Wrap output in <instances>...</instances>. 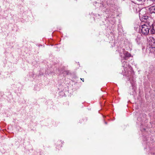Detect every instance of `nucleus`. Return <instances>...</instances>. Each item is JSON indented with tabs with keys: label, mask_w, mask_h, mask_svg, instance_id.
Wrapping results in <instances>:
<instances>
[{
	"label": "nucleus",
	"mask_w": 155,
	"mask_h": 155,
	"mask_svg": "<svg viewBox=\"0 0 155 155\" xmlns=\"http://www.w3.org/2000/svg\"><path fill=\"white\" fill-rule=\"evenodd\" d=\"M121 62L122 66L124 68L125 71L124 75L128 77L132 76L134 74V72L132 70L131 66L128 64L127 62L125 61L124 59L122 60Z\"/></svg>",
	"instance_id": "nucleus-1"
},
{
	"label": "nucleus",
	"mask_w": 155,
	"mask_h": 155,
	"mask_svg": "<svg viewBox=\"0 0 155 155\" xmlns=\"http://www.w3.org/2000/svg\"><path fill=\"white\" fill-rule=\"evenodd\" d=\"M148 25L146 24L142 25L141 26V31L142 34L145 35H147L149 32V30L152 27L151 26V24L149 22L147 24Z\"/></svg>",
	"instance_id": "nucleus-2"
},
{
	"label": "nucleus",
	"mask_w": 155,
	"mask_h": 155,
	"mask_svg": "<svg viewBox=\"0 0 155 155\" xmlns=\"http://www.w3.org/2000/svg\"><path fill=\"white\" fill-rule=\"evenodd\" d=\"M149 12L150 14H155V5L150 6L148 8Z\"/></svg>",
	"instance_id": "nucleus-3"
},
{
	"label": "nucleus",
	"mask_w": 155,
	"mask_h": 155,
	"mask_svg": "<svg viewBox=\"0 0 155 155\" xmlns=\"http://www.w3.org/2000/svg\"><path fill=\"white\" fill-rule=\"evenodd\" d=\"M147 13L145 11V10L144 9H141L140 12L139 13V17L140 19H141V17H143V16Z\"/></svg>",
	"instance_id": "nucleus-4"
},
{
	"label": "nucleus",
	"mask_w": 155,
	"mask_h": 155,
	"mask_svg": "<svg viewBox=\"0 0 155 155\" xmlns=\"http://www.w3.org/2000/svg\"><path fill=\"white\" fill-rule=\"evenodd\" d=\"M124 60H126L127 58L131 56V54L127 51H125L124 53Z\"/></svg>",
	"instance_id": "nucleus-5"
},
{
	"label": "nucleus",
	"mask_w": 155,
	"mask_h": 155,
	"mask_svg": "<svg viewBox=\"0 0 155 155\" xmlns=\"http://www.w3.org/2000/svg\"><path fill=\"white\" fill-rule=\"evenodd\" d=\"M147 13L145 15H144L143 17H141V19L142 21H147V20L148 19L149 17L148 16Z\"/></svg>",
	"instance_id": "nucleus-6"
},
{
	"label": "nucleus",
	"mask_w": 155,
	"mask_h": 155,
	"mask_svg": "<svg viewBox=\"0 0 155 155\" xmlns=\"http://www.w3.org/2000/svg\"><path fill=\"white\" fill-rule=\"evenodd\" d=\"M140 38L138 37H137L136 39V41L138 44H140Z\"/></svg>",
	"instance_id": "nucleus-7"
},
{
	"label": "nucleus",
	"mask_w": 155,
	"mask_h": 155,
	"mask_svg": "<svg viewBox=\"0 0 155 155\" xmlns=\"http://www.w3.org/2000/svg\"><path fill=\"white\" fill-rule=\"evenodd\" d=\"M151 47L152 48H154L155 49V41L153 42V44H152L151 45Z\"/></svg>",
	"instance_id": "nucleus-8"
},
{
	"label": "nucleus",
	"mask_w": 155,
	"mask_h": 155,
	"mask_svg": "<svg viewBox=\"0 0 155 155\" xmlns=\"http://www.w3.org/2000/svg\"><path fill=\"white\" fill-rule=\"evenodd\" d=\"M139 2H144L145 0H137Z\"/></svg>",
	"instance_id": "nucleus-9"
},
{
	"label": "nucleus",
	"mask_w": 155,
	"mask_h": 155,
	"mask_svg": "<svg viewBox=\"0 0 155 155\" xmlns=\"http://www.w3.org/2000/svg\"><path fill=\"white\" fill-rule=\"evenodd\" d=\"M65 72L67 74H69V71H65Z\"/></svg>",
	"instance_id": "nucleus-10"
},
{
	"label": "nucleus",
	"mask_w": 155,
	"mask_h": 155,
	"mask_svg": "<svg viewBox=\"0 0 155 155\" xmlns=\"http://www.w3.org/2000/svg\"><path fill=\"white\" fill-rule=\"evenodd\" d=\"M153 1V3H155V0H150Z\"/></svg>",
	"instance_id": "nucleus-11"
},
{
	"label": "nucleus",
	"mask_w": 155,
	"mask_h": 155,
	"mask_svg": "<svg viewBox=\"0 0 155 155\" xmlns=\"http://www.w3.org/2000/svg\"><path fill=\"white\" fill-rule=\"evenodd\" d=\"M81 79L82 81H84V80H84V79H81Z\"/></svg>",
	"instance_id": "nucleus-12"
},
{
	"label": "nucleus",
	"mask_w": 155,
	"mask_h": 155,
	"mask_svg": "<svg viewBox=\"0 0 155 155\" xmlns=\"http://www.w3.org/2000/svg\"><path fill=\"white\" fill-rule=\"evenodd\" d=\"M105 124H107V122H105Z\"/></svg>",
	"instance_id": "nucleus-13"
},
{
	"label": "nucleus",
	"mask_w": 155,
	"mask_h": 155,
	"mask_svg": "<svg viewBox=\"0 0 155 155\" xmlns=\"http://www.w3.org/2000/svg\"><path fill=\"white\" fill-rule=\"evenodd\" d=\"M130 78L129 79V80L130 81Z\"/></svg>",
	"instance_id": "nucleus-14"
}]
</instances>
